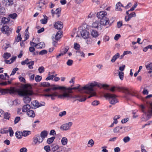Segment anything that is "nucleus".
<instances>
[{"label": "nucleus", "instance_id": "f257e3e1", "mask_svg": "<svg viewBox=\"0 0 152 152\" xmlns=\"http://www.w3.org/2000/svg\"><path fill=\"white\" fill-rule=\"evenodd\" d=\"M95 86H98L99 87L107 88L108 87V85L106 84L102 85L96 82H94L86 85L80 88H79V86L73 88H66L65 91H64L63 94L59 95L58 97L61 99H64L65 98H67L68 99L72 98H79L80 97L79 96L73 95L72 94V90L78 89L79 91L80 92H84L86 94H90V95L88 97V98H89L92 96L96 95L94 88Z\"/></svg>", "mask_w": 152, "mask_h": 152}, {"label": "nucleus", "instance_id": "f03ea898", "mask_svg": "<svg viewBox=\"0 0 152 152\" xmlns=\"http://www.w3.org/2000/svg\"><path fill=\"white\" fill-rule=\"evenodd\" d=\"M28 87H31L30 85L28 84L25 85V88L26 89L20 91L19 93L20 95L23 96V102L27 104L29 103L31 100V98L29 96L33 94L31 91L27 89Z\"/></svg>", "mask_w": 152, "mask_h": 152}, {"label": "nucleus", "instance_id": "7ed1b4c3", "mask_svg": "<svg viewBox=\"0 0 152 152\" xmlns=\"http://www.w3.org/2000/svg\"><path fill=\"white\" fill-rule=\"evenodd\" d=\"M139 107L143 113L142 118V121H146L148 120L152 115V102L150 103L148 109H146L145 106L142 104L140 105Z\"/></svg>", "mask_w": 152, "mask_h": 152}, {"label": "nucleus", "instance_id": "20e7f679", "mask_svg": "<svg viewBox=\"0 0 152 152\" xmlns=\"http://www.w3.org/2000/svg\"><path fill=\"white\" fill-rule=\"evenodd\" d=\"M104 96L107 99H108L110 103L112 105H114L118 102L116 98L117 96L115 94L107 93L104 94Z\"/></svg>", "mask_w": 152, "mask_h": 152}, {"label": "nucleus", "instance_id": "39448f33", "mask_svg": "<svg viewBox=\"0 0 152 152\" xmlns=\"http://www.w3.org/2000/svg\"><path fill=\"white\" fill-rule=\"evenodd\" d=\"M51 152H67L66 148L63 146H59L55 145H51Z\"/></svg>", "mask_w": 152, "mask_h": 152}, {"label": "nucleus", "instance_id": "423d86ee", "mask_svg": "<svg viewBox=\"0 0 152 152\" xmlns=\"http://www.w3.org/2000/svg\"><path fill=\"white\" fill-rule=\"evenodd\" d=\"M72 125V123L69 122L68 123L63 124L60 126V129L62 130L67 131L70 129L71 126Z\"/></svg>", "mask_w": 152, "mask_h": 152}, {"label": "nucleus", "instance_id": "0eeeda50", "mask_svg": "<svg viewBox=\"0 0 152 152\" xmlns=\"http://www.w3.org/2000/svg\"><path fill=\"white\" fill-rule=\"evenodd\" d=\"M33 143L34 144L36 145L38 144L42 143L44 140L40 135H37L36 136L33 138Z\"/></svg>", "mask_w": 152, "mask_h": 152}, {"label": "nucleus", "instance_id": "6e6552de", "mask_svg": "<svg viewBox=\"0 0 152 152\" xmlns=\"http://www.w3.org/2000/svg\"><path fill=\"white\" fill-rule=\"evenodd\" d=\"M110 21L109 18L107 17L104 18L101 20L100 23L101 25H103L104 26L109 25L110 26L111 25V23H109Z\"/></svg>", "mask_w": 152, "mask_h": 152}, {"label": "nucleus", "instance_id": "1a4fd4ad", "mask_svg": "<svg viewBox=\"0 0 152 152\" xmlns=\"http://www.w3.org/2000/svg\"><path fill=\"white\" fill-rule=\"evenodd\" d=\"M1 31L3 33L6 34L7 35H9L11 32L9 27L7 26H3L1 29Z\"/></svg>", "mask_w": 152, "mask_h": 152}, {"label": "nucleus", "instance_id": "9d476101", "mask_svg": "<svg viewBox=\"0 0 152 152\" xmlns=\"http://www.w3.org/2000/svg\"><path fill=\"white\" fill-rule=\"evenodd\" d=\"M80 34L81 37L85 39H88L90 35L89 32L85 30L81 31L80 32Z\"/></svg>", "mask_w": 152, "mask_h": 152}, {"label": "nucleus", "instance_id": "9b49d317", "mask_svg": "<svg viewBox=\"0 0 152 152\" xmlns=\"http://www.w3.org/2000/svg\"><path fill=\"white\" fill-rule=\"evenodd\" d=\"M107 12L104 11H102L99 12L97 13L96 15L97 17L99 19H102L106 17V16L107 15Z\"/></svg>", "mask_w": 152, "mask_h": 152}, {"label": "nucleus", "instance_id": "f8f14e48", "mask_svg": "<svg viewBox=\"0 0 152 152\" xmlns=\"http://www.w3.org/2000/svg\"><path fill=\"white\" fill-rule=\"evenodd\" d=\"M54 27L55 28L58 30L61 29L63 27V23L60 21L56 22L54 24Z\"/></svg>", "mask_w": 152, "mask_h": 152}, {"label": "nucleus", "instance_id": "ddd939ff", "mask_svg": "<svg viewBox=\"0 0 152 152\" xmlns=\"http://www.w3.org/2000/svg\"><path fill=\"white\" fill-rule=\"evenodd\" d=\"M52 86H53V87L51 88V89L53 90L59 89L65 91V89H66V88L65 87L60 86L58 85H53Z\"/></svg>", "mask_w": 152, "mask_h": 152}, {"label": "nucleus", "instance_id": "4468645a", "mask_svg": "<svg viewBox=\"0 0 152 152\" xmlns=\"http://www.w3.org/2000/svg\"><path fill=\"white\" fill-rule=\"evenodd\" d=\"M117 90L119 91H121L125 93L126 94H130V92L129 90L126 88L118 87L117 88Z\"/></svg>", "mask_w": 152, "mask_h": 152}, {"label": "nucleus", "instance_id": "2eb2a0df", "mask_svg": "<svg viewBox=\"0 0 152 152\" xmlns=\"http://www.w3.org/2000/svg\"><path fill=\"white\" fill-rule=\"evenodd\" d=\"M126 128V127H122L121 126H119L115 127L113 129V132L115 133H117L118 132H121L120 130L123 129L124 130Z\"/></svg>", "mask_w": 152, "mask_h": 152}, {"label": "nucleus", "instance_id": "dca6fc26", "mask_svg": "<svg viewBox=\"0 0 152 152\" xmlns=\"http://www.w3.org/2000/svg\"><path fill=\"white\" fill-rule=\"evenodd\" d=\"M91 36L94 38L97 37L99 35V33L96 30H93L91 32Z\"/></svg>", "mask_w": 152, "mask_h": 152}, {"label": "nucleus", "instance_id": "f3484780", "mask_svg": "<svg viewBox=\"0 0 152 152\" xmlns=\"http://www.w3.org/2000/svg\"><path fill=\"white\" fill-rule=\"evenodd\" d=\"M39 102L37 100L33 101L31 103V106L33 108L35 109L36 108L39 107V106H38Z\"/></svg>", "mask_w": 152, "mask_h": 152}, {"label": "nucleus", "instance_id": "a211bd4d", "mask_svg": "<svg viewBox=\"0 0 152 152\" xmlns=\"http://www.w3.org/2000/svg\"><path fill=\"white\" fill-rule=\"evenodd\" d=\"M92 27L94 28H99L100 29H102L101 26L100 25H99V23L98 21H95L94 22L92 25Z\"/></svg>", "mask_w": 152, "mask_h": 152}, {"label": "nucleus", "instance_id": "6ab92c4d", "mask_svg": "<svg viewBox=\"0 0 152 152\" xmlns=\"http://www.w3.org/2000/svg\"><path fill=\"white\" fill-rule=\"evenodd\" d=\"M4 3L7 7L13 4V0H4Z\"/></svg>", "mask_w": 152, "mask_h": 152}, {"label": "nucleus", "instance_id": "aec40b11", "mask_svg": "<svg viewBox=\"0 0 152 152\" xmlns=\"http://www.w3.org/2000/svg\"><path fill=\"white\" fill-rule=\"evenodd\" d=\"M31 108V106L28 104H26L23 106L22 108V110L23 112H27L28 110Z\"/></svg>", "mask_w": 152, "mask_h": 152}, {"label": "nucleus", "instance_id": "412c9836", "mask_svg": "<svg viewBox=\"0 0 152 152\" xmlns=\"http://www.w3.org/2000/svg\"><path fill=\"white\" fill-rule=\"evenodd\" d=\"M121 7H124L120 2L118 3L116 5V9L117 10L122 11V9L121 8Z\"/></svg>", "mask_w": 152, "mask_h": 152}, {"label": "nucleus", "instance_id": "4be33fe9", "mask_svg": "<svg viewBox=\"0 0 152 152\" xmlns=\"http://www.w3.org/2000/svg\"><path fill=\"white\" fill-rule=\"evenodd\" d=\"M27 114L28 116L31 117H34L35 116V114L34 111L32 110H29L27 112Z\"/></svg>", "mask_w": 152, "mask_h": 152}, {"label": "nucleus", "instance_id": "5701e85b", "mask_svg": "<svg viewBox=\"0 0 152 152\" xmlns=\"http://www.w3.org/2000/svg\"><path fill=\"white\" fill-rule=\"evenodd\" d=\"M120 57V54L119 53H117L114 55L112 57L111 61L112 63H113L115 61L116 59Z\"/></svg>", "mask_w": 152, "mask_h": 152}, {"label": "nucleus", "instance_id": "b1692460", "mask_svg": "<svg viewBox=\"0 0 152 152\" xmlns=\"http://www.w3.org/2000/svg\"><path fill=\"white\" fill-rule=\"evenodd\" d=\"M48 134V132L46 131H43L41 133L40 135L41 137L44 139V138L46 137Z\"/></svg>", "mask_w": 152, "mask_h": 152}, {"label": "nucleus", "instance_id": "393cba45", "mask_svg": "<svg viewBox=\"0 0 152 152\" xmlns=\"http://www.w3.org/2000/svg\"><path fill=\"white\" fill-rule=\"evenodd\" d=\"M61 142L62 145H65L67 144L68 140L66 137H63L61 140Z\"/></svg>", "mask_w": 152, "mask_h": 152}, {"label": "nucleus", "instance_id": "a878e982", "mask_svg": "<svg viewBox=\"0 0 152 152\" xmlns=\"http://www.w3.org/2000/svg\"><path fill=\"white\" fill-rule=\"evenodd\" d=\"M76 55L77 56H80L83 57H85V54L80 50H77L76 51Z\"/></svg>", "mask_w": 152, "mask_h": 152}, {"label": "nucleus", "instance_id": "bb28decb", "mask_svg": "<svg viewBox=\"0 0 152 152\" xmlns=\"http://www.w3.org/2000/svg\"><path fill=\"white\" fill-rule=\"evenodd\" d=\"M51 94L52 96H50V97H51V99L52 100L55 99V98H54V97L55 96H57L58 97V98H60L58 97L60 95H58L57 92H52L51 93Z\"/></svg>", "mask_w": 152, "mask_h": 152}, {"label": "nucleus", "instance_id": "cd10ccee", "mask_svg": "<svg viewBox=\"0 0 152 152\" xmlns=\"http://www.w3.org/2000/svg\"><path fill=\"white\" fill-rule=\"evenodd\" d=\"M61 31H58L56 33L55 35V39L56 40H58L61 38Z\"/></svg>", "mask_w": 152, "mask_h": 152}, {"label": "nucleus", "instance_id": "c85d7f7f", "mask_svg": "<svg viewBox=\"0 0 152 152\" xmlns=\"http://www.w3.org/2000/svg\"><path fill=\"white\" fill-rule=\"evenodd\" d=\"M44 18L40 20L41 23L43 24H45L48 21V17L45 15H44Z\"/></svg>", "mask_w": 152, "mask_h": 152}, {"label": "nucleus", "instance_id": "c756f323", "mask_svg": "<svg viewBox=\"0 0 152 152\" xmlns=\"http://www.w3.org/2000/svg\"><path fill=\"white\" fill-rule=\"evenodd\" d=\"M22 136L26 137L31 134L30 131H23L22 132Z\"/></svg>", "mask_w": 152, "mask_h": 152}, {"label": "nucleus", "instance_id": "7c9ffc66", "mask_svg": "<svg viewBox=\"0 0 152 152\" xmlns=\"http://www.w3.org/2000/svg\"><path fill=\"white\" fill-rule=\"evenodd\" d=\"M22 132H20L19 131H17L15 133V136L18 139H20L21 138L22 136Z\"/></svg>", "mask_w": 152, "mask_h": 152}, {"label": "nucleus", "instance_id": "2f4dec72", "mask_svg": "<svg viewBox=\"0 0 152 152\" xmlns=\"http://www.w3.org/2000/svg\"><path fill=\"white\" fill-rule=\"evenodd\" d=\"M94 141L92 139L90 140L88 142V145H89L88 147H92L94 145Z\"/></svg>", "mask_w": 152, "mask_h": 152}, {"label": "nucleus", "instance_id": "473e14b6", "mask_svg": "<svg viewBox=\"0 0 152 152\" xmlns=\"http://www.w3.org/2000/svg\"><path fill=\"white\" fill-rule=\"evenodd\" d=\"M55 138V137H52L48 139L47 140V143L49 144L52 143L53 142Z\"/></svg>", "mask_w": 152, "mask_h": 152}, {"label": "nucleus", "instance_id": "72a5a7b5", "mask_svg": "<svg viewBox=\"0 0 152 152\" xmlns=\"http://www.w3.org/2000/svg\"><path fill=\"white\" fill-rule=\"evenodd\" d=\"M40 85L41 86L44 87H48L50 86V83L47 82L41 83Z\"/></svg>", "mask_w": 152, "mask_h": 152}, {"label": "nucleus", "instance_id": "f704fd0d", "mask_svg": "<svg viewBox=\"0 0 152 152\" xmlns=\"http://www.w3.org/2000/svg\"><path fill=\"white\" fill-rule=\"evenodd\" d=\"M80 96V98H75V99H77L76 100H78L80 102H84L85 101L86 99V97H81V96L80 95H78Z\"/></svg>", "mask_w": 152, "mask_h": 152}, {"label": "nucleus", "instance_id": "c9c22d12", "mask_svg": "<svg viewBox=\"0 0 152 152\" xmlns=\"http://www.w3.org/2000/svg\"><path fill=\"white\" fill-rule=\"evenodd\" d=\"M11 54L10 53H4L3 55V57L5 59H7L11 56Z\"/></svg>", "mask_w": 152, "mask_h": 152}, {"label": "nucleus", "instance_id": "e433bc0d", "mask_svg": "<svg viewBox=\"0 0 152 152\" xmlns=\"http://www.w3.org/2000/svg\"><path fill=\"white\" fill-rule=\"evenodd\" d=\"M37 44L38 46L37 47V48L38 49L42 48L45 47V44L43 42H41Z\"/></svg>", "mask_w": 152, "mask_h": 152}, {"label": "nucleus", "instance_id": "4c0bfd02", "mask_svg": "<svg viewBox=\"0 0 152 152\" xmlns=\"http://www.w3.org/2000/svg\"><path fill=\"white\" fill-rule=\"evenodd\" d=\"M57 75V74H55V75H51L45 79L46 80H53V78Z\"/></svg>", "mask_w": 152, "mask_h": 152}, {"label": "nucleus", "instance_id": "58836bf2", "mask_svg": "<svg viewBox=\"0 0 152 152\" xmlns=\"http://www.w3.org/2000/svg\"><path fill=\"white\" fill-rule=\"evenodd\" d=\"M44 2L42 1H39L38 3L36 4L37 6L39 7V8H41L44 5Z\"/></svg>", "mask_w": 152, "mask_h": 152}, {"label": "nucleus", "instance_id": "ea45409f", "mask_svg": "<svg viewBox=\"0 0 152 152\" xmlns=\"http://www.w3.org/2000/svg\"><path fill=\"white\" fill-rule=\"evenodd\" d=\"M128 16L129 17V18H128L127 20H130L132 17H135L136 16V13L135 12H132L129 14Z\"/></svg>", "mask_w": 152, "mask_h": 152}, {"label": "nucleus", "instance_id": "a19ab883", "mask_svg": "<svg viewBox=\"0 0 152 152\" xmlns=\"http://www.w3.org/2000/svg\"><path fill=\"white\" fill-rule=\"evenodd\" d=\"M30 59H29L28 58L26 59L24 61H23L21 62V64L22 65H24L26 64H28V61H30Z\"/></svg>", "mask_w": 152, "mask_h": 152}, {"label": "nucleus", "instance_id": "79ce46f5", "mask_svg": "<svg viewBox=\"0 0 152 152\" xmlns=\"http://www.w3.org/2000/svg\"><path fill=\"white\" fill-rule=\"evenodd\" d=\"M10 92L11 93H14L18 92V90L15 88H11L10 90Z\"/></svg>", "mask_w": 152, "mask_h": 152}, {"label": "nucleus", "instance_id": "37998d69", "mask_svg": "<svg viewBox=\"0 0 152 152\" xmlns=\"http://www.w3.org/2000/svg\"><path fill=\"white\" fill-rule=\"evenodd\" d=\"M44 148L46 152H49L50 151H51V148L49 145L45 146Z\"/></svg>", "mask_w": 152, "mask_h": 152}, {"label": "nucleus", "instance_id": "c03bdc74", "mask_svg": "<svg viewBox=\"0 0 152 152\" xmlns=\"http://www.w3.org/2000/svg\"><path fill=\"white\" fill-rule=\"evenodd\" d=\"M124 74V73L122 72H118V75L119 77L121 80H123Z\"/></svg>", "mask_w": 152, "mask_h": 152}, {"label": "nucleus", "instance_id": "a18cd8bd", "mask_svg": "<svg viewBox=\"0 0 152 152\" xmlns=\"http://www.w3.org/2000/svg\"><path fill=\"white\" fill-rule=\"evenodd\" d=\"M8 90L6 89H1L0 90V93L4 95L8 92Z\"/></svg>", "mask_w": 152, "mask_h": 152}, {"label": "nucleus", "instance_id": "49530a36", "mask_svg": "<svg viewBox=\"0 0 152 152\" xmlns=\"http://www.w3.org/2000/svg\"><path fill=\"white\" fill-rule=\"evenodd\" d=\"M8 18H6L5 17L2 18L1 20L2 23H6L9 21Z\"/></svg>", "mask_w": 152, "mask_h": 152}, {"label": "nucleus", "instance_id": "de8ad7c7", "mask_svg": "<svg viewBox=\"0 0 152 152\" xmlns=\"http://www.w3.org/2000/svg\"><path fill=\"white\" fill-rule=\"evenodd\" d=\"M42 79V77L41 76L37 75L35 77V79L37 82H39Z\"/></svg>", "mask_w": 152, "mask_h": 152}, {"label": "nucleus", "instance_id": "09e8293b", "mask_svg": "<svg viewBox=\"0 0 152 152\" xmlns=\"http://www.w3.org/2000/svg\"><path fill=\"white\" fill-rule=\"evenodd\" d=\"M38 70L39 72L40 73H41L44 72L45 68L43 66H41L39 67Z\"/></svg>", "mask_w": 152, "mask_h": 152}, {"label": "nucleus", "instance_id": "8fccbe9b", "mask_svg": "<svg viewBox=\"0 0 152 152\" xmlns=\"http://www.w3.org/2000/svg\"><path fill=\"white\" fill-rule=\"evenodd\" d=\"M130 140V138L128 136L125 137L123 139V141L125 143L129 142Z\"/></svg>", "mask_w": 152, "mask_h": 152}, {"label": "nucleus", "instance_id": "3c124183", "mask_svg": "<svg viewBox=\"0 0 152 152\" xmlns=\"http://www.w3.org/2000/svg\"><path fill=\"white\" fill-rule=\"evenodd\" d=\"M69 49V47L68 46H67L65 47L64 48V50L63 51L62 53H63V55L65 54L67 52Z\"/></svg>", "mask_w": 152, "mask_h": 152}, {"label": "nucleus", "instance_id": "603ef678", "mask_svg": "<svg viewBox=\"0 0 152 152\" xmlns=\"http://www.w3.org/2000/svg\"><path fill=\"white\" fill-rule=\"evenodd\" d=\"M74 48L75 50H78L80 48V46L79 44L75 43L74 44Z\"/></svg>", "mask_w": 152, "mask_h": 152}, {"label": "nucleus", "instance_id": "864d4df0", "mask_svg": "<svg viewBox=\"0 0 152 152\" xmlns=\"http://www.w3.org/2000/svg\"><path fill=\"white\" fill-rule=\"evenodd\" d=\"M17 16V15L16 13H14L9 15V16L13 19H15Z\"/></svg>", "mask_w": 152, "mask_h": 152}, {"label": "nucleus", "instance_id": "5fc2aeb1", "mask_svg": "<svg viewBox=\"0 0 152 152\" xmlns=\"http://www.w3.org/2000/svg\"><path fill=\"white\" fill-rule=\"evenodd\" d=\"M18 70V68H14L11 73V74L10 75V76L14 75L16 72Z\"/></svg>", "mask_w": 152, "mask_h": 152}, {"label": "nucleus", "instance_id": "6e6d98bb", "mask_svg": "<svg viewBox=\"0 0 152 152\" xmlns=\"http://www.w3.org/2000/svg\"><path fill=\"white\" fill-rule=\"evenodd\" d=\"M5 9L4 8L1 7H0V14L1 15L5 13Z\"/></svg>", "mask_w": 152, "mask_h": 152}, {"label": "nucleus", "instance_id": "4d7b16f0", "mask_svg": "<svg viewBox=\"0 0 152 152\" xmlns=\"http://www.w3.org/2000/svg\"><path fill=\"white\" fill-rule=\"evenodd\" d=\"M99 104V101L95 100L92 103V104L94 106L97 105Z\"/></svg>", "mask_w": 152, "mask_h": 152}, {"label": "nucleus", "instance_id": "13d9d810", "mask_svg": "<svg viewBox=\"0 0 152 152\" xmlns=\"http://www.w3.org/2000/svg\"><path fill=\"white\" fill-rule=\"evenodd\" d=\"M146 69H151L152 68V63H150L149 64H147L145 65Z\"/></svg>", "mask_w": 152, "mask_h": 152}, {"label": "nucleus", "instance_id": "bf43d9fd", "mask_svg": "<svg viewBox=\"0 0 152 152\" xmlns=\"http://www.w3.org/2000/svg\"><path fill=\"white\" fill-rule=\"evenodd\" d=\"M22 38L21 37V35L20 33H19L18 34L17 38L16 39V41L17 42H19L21 40Z\"/></svg>", "mask_w": 152, "mask_h": 152}, {"label": "nucleus", "instance_id": "052dcab7", "mask_svg": "<svg viewBox=\"0 0 152 152\" xmlns=\"http://www.w3.org/2000/svg\"><path fill=\"white\" fill-rule=\"evenodd\" d=\"M9 132H10V136L11 137L13 135L14 132L11 127L9 128Z\"/></svg>", "mask_w": 152, "mask_h": 152}, {"label": "nucleus", "instance_id": "680f3d73", "mask_svg": "<svg viewBox=\"0 0 152 152\" xmlns=\"http://www.w3.org/2000/svg\"><path fill=\"white\" fill-rule=\"evenodd\" d=\"M47 51L45 50H43L41 51H40L39 53V54L40 55H43L47 53Z\"/></svg>", "mask_w": 152, "mask_h": 152}, {"label": "nucleus", "instance_id": "e2e57ef3", "mask_svg": "<svg viewBox=\"0 0 152 152\" xmlns=\"http://www.w3.org/2000/svg\"><path fill=\"white\" fill-rule=\"evenodd\" d=\"M30 44L31 46V47H34V46L36 48H37V47L38 46V44H36L35 43L32 42H30Z\"/></svg>", "mask_w": 152, "mask_h": 152}, {"label": "nucleus", "instance_id": "0e129e2a", "mask_svg": "<svg viewBox=\"0 0 152 152\" xmlns=\"http://www.w3.org/2000/svg\"><path fill=\"white\" fill-rule=\"evenodd\" d=\"M129 95H130L132 96H135L137 97V98H140L141 96L139 95L135 94V93H132L130 92V94H129Z\"/></svg>", "mask_w": 152, "mask_h": 152}, {"label": "nucleus", "instance_id": "69168bd1", "mask_svg": "<svg viewBox=\"0 0 152 152\" xmlns=\"http://www.w3.org/2000/svg\"><path fill=\"white\" fill-rule=\"evenodd\" d=\"M73 63V61L72 60L69 59L66 62V64L67 65L70 66H71Z\"/></svg>", "mask_w": 152, "mask_h": 152}, {"label": "nucleus", "instance_id": "338daca9", "mask_svg": "<svg viewBox=\"0 0 152 152\" xmlns=\"http://www.w3.org/2000/svg\"><path fill=\"white\" fill-rule=\"evenodd\" d=\"M10 114L8 113H6L4 114V118L6 119H8L10 118Z\"/></svg>", "mask_w": 152, "mask_h": 152}, {"label": "nucleus", "instance_id": "774afa93", "mask_svg": "<svg viewBox=\"0 0 152 152\" xmlns=\"http://www.w3.org/2000/svg\"><path fill=\"white\" fill-rule=\"evenodd\" d=\"M20 120V117H16L14 120V122L15 124L17 123Z\"/></svg>", "mask_w": 152, "mask_h": 152}]
</instances>
